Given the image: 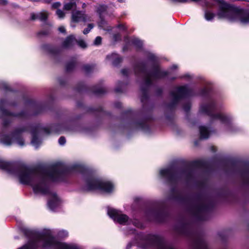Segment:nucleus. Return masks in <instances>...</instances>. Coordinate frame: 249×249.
Wrapping results in <instances>:
<instances>
[{
	"instance_id": "nucleus-30",
	"label": "nucleus",
	"mask_w": 249,
	"mask_h": 249,
	"mask_svg": "<svg viewBox=\"0 0 249 249\" xmlns=\"http://www.w3.org/2000/svg\"><path fill=\"white\" fill-rule=\"evenodd\" d=\"M174 1L181 3L189 2V0H174Z\"/></svg>"
},
{
	"instance_id": "nucleus-24",
	"label": "nucleus",
	"mask_w": 249,
	"mask_h": 249,
	"mask_svg": "<svg viewBox=\"0 0 249 249\" xmlns=\"http://www.w3.org/2000/svg\"><path fill=\"white\" fill-rule=\"evenodd\" d=\"M101 37L100 36H97L94 40V44L96 45H99L101 43Z\"/></svg>"
},
{
	"instance_id": "nucleus-17",
	"label": "nucleus",
	"mask_w": 249,
	"mask_h": 249,
	"mask_svg": "<svg viewBox=\"0 0 249 249\" xmlns=\"http://www.w3.org/2000/svg\"><path fill=\"white\" fill-rule=\"evenodd\" d=\"M160 173L162 177H167L170 174L171 171L169 169H163L160 170Z\"/></svg>"
},
{
	"instance_id": "nucleus-31",
	"label": "nucleus",
	"mask_w": 249,
	"mask_h": 249,
	"mask_svg": "<svg viewBox=\"0 0 249 249\" xmlns=\"http://www.w3.org/2000/svg\"><path fill=\"white\" fill-rule=\"evenodd\" d=\"M58 30L61 33H64L65 32V27L64 26H60L58 28Z\"/></svg>"
},
{
	"instance_id": "nucleus-37",
	"label": "nucleus",
	"mask_w": 249,
	"mask_h": 249,
	"mask_svg": "<svg viewBox=\"0 0 249 249\" xmlns=\"http://www.w3.org/2000/svg\"><path fill=\"white\" fill-rule=\"evenodd\" d=\"M120 2H123L125 1V0H118Z\"/></svg>"
},
{
	"instance_id": "nucleus-11",
	"label": "nucleus",
	"mask_w": 249,
	"mask_h": 249,
	"mask_svg": "<svg viewBox=\"0 0 249 249\" xmlns=\"http://www.w3.org/2000/svg\"><path fill=\"white\" fill-rule=\"evenodd\" d=\"M107 58L113 64H116L120 61L119 55L116 53H112L110 55H108Z\"/></svg>"
},
{
	"instance_id": "nucleus-1",
	"label": "nucleus",
	"mask_w": 249,
	"mask_h": 249,
	"mask_svg": "<svg viewBox=\"0 0 249 249\" xmlns=\"http://www.w3.org/2000/svg\"><path fill=\"white\" fill-rule=\"evenodd\" d=\"M31 240L19 249H82L75 245H69L56 241L52 231L44 229L38 234L31 232Z\"/></svg>"
},
{
	"instance_id": "nucleus-22",
	"label": "nucleus",
	"mask_w": 249,
	"mask_h": 249,
	"mask_svg": "<svg viewBox=\"0 0 249 249\" xmlns=\"http://www.w3.org/2000/svg\"><path fill=\"white\" fill-rule=\"evenodd\" d=\"M93 27V25L92 24H89L88 25V27L87 29H85L83 31L84 34L86 35L87 34L91 29H92Z\"/></svg>"
},
{
	"instance_id": "nucleus-26",
	"label": "nucleus",
	"mask_w": 249,
	"mask_h": 249,
	"mask_svg": "<svg viewBox=\"0 0 249 249\" xmlns=\"http://www.w3.org/2000/svg\"><path fill=\"white\" fill-rule=\"evenodd\" d=\"M58 142L60 145L64 144L66 142L65 138L63 137H61L59 139Z\"/></svg>"
},
{
	"instance_id": "nucleus-5",
	"label": "nucleus",
	"mask_w": 249,
	"mask_h": 249,
	"mask_svg": "<svg viewBox=\"0 0 249 249\" xmlns=\"http://www.w3.org/2000/svg\"><path fill=\"white\" fill-rule=\"evenodd\" d=\"M107 214L114 221L121 224H125L128 221V218L127 215L122 214L120 212L113 208H108Z\"/></svg>"
},
{
	"instance_id": "nucleus-19",
	"label": "nucleus",
	"mask_w": 249,
	"mask_h": 249,
	"mask_svg": "<svg viewBox=\"0 0 249 249\" xmlns=\"http://www.w3.org/2000/svg\"><path fill=\"white\" fill-rule=\"evenodd\" d=\"M201 109L202 111L205 112L209 114L210 112L212 109V107L210 105L206 106L204 107H202Z\"/></svg>"
},
{
	"instance_id": "nucleus-14",
	"label": "nucleus",
	"mask_w": 249,
	"mask_h": 249,
	"mask_svg": "<svg viewBox=\"0 0 249 249\" xmlns=\"http://www.w3.org/2000/svg\"><path fill=\"white\" fill-rule=\"evenodd\" d=\"M32 140L31 141V143L33 146L36 147H37L40 143V141L38 139L36 136V133L35 132H32Z\"/></svg>"
},
{
	"instance_id": "nucleus-2",
	"label": "nucleus",
	"mask_w": 249,
	"mask_h": 249,
	"mask_svg": "<svg viewBox=\"0 0 249 249\" xmlns=\"http://www.w3.org/2000/svg\"><path fill=\"white\" fill-rule=\"evenodd\" d=\"M59 174L58 172H54L47 176L24 168L19 171L18 178L21 183L31 186L35 193L45 194L49 190L47 179L49 178L53 181L56 180Z\"/></svg>"
},
{
	"instance_id": "nucleus-33",
	"label": "nucleus",
	"mask_w": 249,
	"mask_h": 249,
	"mask_svg": "<svg viewBox=\"0 0 249 249\" xmlns=\"http://www.w3.org/2000/svg\"><path fill=\"white\" fill-rule=\"evenodd\" d=\"M106 9V7L104 6H101L100 9L98 10L99 12L100 13L102 12L103 11L105 10Z\"/></svg>"
},
{
	"instance_id": "nucleus-35",
	"label": "nucleus",
	"mask_w": 249,
	"mask_h": 249,
	"mask_svg": "<svg viewBox=\"0 0 249 249\" xmlns=\"http://www.w3.org/2000/svg\"><path fill=\"white\" fill-rule=\"evenodd\" d=\"M6 3H7L6 0H0V3H1V4H6Z\"/></svg>"
},
{
	"instance_id": "nucleus-28",
	"label": "nucleus",
	"mask_w": 249,
	"mask_h": 249,
	"mask_svg": "<svg viewBox=\"0 0 249 249\" xmlns=\"http://www.w3.org/2000/svg\"><path fill=\"white\" fill-rule=\"evenodd\" d=\"M16 142L20 146H23L24 145V142L21 139H17Z\"/></svg>"
},
{
	"instance_id": "nucleus-32",
	"label": "nucleus",
	"mask_w": 249,
	"mask_h": 249,
	"mask_svg": "<svg viewBox=\"0 0 249 249\" xmlns=\"http://www.w3.org/2000/svg\"><path fill=\"white\" fill-rule=\"evenodd\" d=\"M106 22L104 21H102L101 22L99 23V26L102 28H104V24H105Z\"/></svg>"
},
{
	"instance_id": "nucleus-25",
	"label": "nucleus",
	"mask_w": 249,
	"mask_h": 249,
	"mask_svg": "<svg viewBox=\"0 0 249 249\" xmlns=\"http://www.w3.org/2000/svg\"><path fill=\"white\" fill-rule=\"evenodd\" d=\"M78 44L82 48H85L87 46L86 43L83 40H79L78 42Z\"/></svg>"
},
{
	"instance_id": "nucleus-29",
	"label": "nucleus",
	"mask_w": 249,
	"mask_h": 249,
	"mask_svg": "<svg viewBox=\"0 0 249 249\" xmlns=\"http://www.w3.org/2000/svg\"><path fill=\"white\" fill-rule=\"evenodd\" d=\"M61 6V3L60 2H57L53 4L52 7L53 8H57Z\"/></svg>"
},
{
	"instance_id": "nucleus-20",
	"label": "nucleus",
	"mask_w": 249,
	"mask_h": 249,
	"mask_svg": "<svg viewBox=\"0 0 249 249\" xmlns=\"http://www.w3.org/2000/svg\"><path fill=\"white\" fill-rule=\"evenodd\" d=\"M68 235V232L64 230H62L59 231L58 233V236L60 237H65L67 236Z\"/></svg>"
},
{
	"instance_id": "nucleus-3",
	"label": "nucleus",
	"mask_w": 249,
	"mask_h": 249,
	"mask_svg": "<svg viewBox=\"0 0 249 249\" xmlns=\"http://www.w3.org/2000/svg\"><path fill=\"white\" fill-rule=\"evenodd\" d=\"M218 7L217 16L218 19H225L230 22H239L242 24H249V11L242 10L232 11L229 5L222 0H208L205 3L206 7Z\"/></svg>"
},
{
	"instance_id": "nucleus-38",
	"label": "nucleus",
	"mask_w": 249,
	"mask_h": 249,
	"mask_svg": "<svg viewBox=\"0 0 249 249\" xmlns=\"http://www.w3.org/2000/svg\"><path fill=\"white\" fill-rule=\"evenodd\" d=\"M173 67L175 69H176V68H177V66L176 65H173Z\"/></svg>"
},
{
	"instance_id": "nucleus-9",
	"label": "nucleus",
	"mask_w": 249,
	"mask_h": 249,
	"mask_svg": "<svg viewBox=\"0 0 249 249\" xmlns=\"http://www.w3.org/2000/svg\"><path fill=\"white\" fill-rule=\"evenodd\" d=\"M214 119H217L222 123H228L230 122V118L227 116L222 114L218 113L213 116Z\"/></svg>"
},
{
	"instance_id": "nucleus-13",
	"label": "nucleus",
	"mask_w": 249,
	"mask_h": 249,
	"mask_svg": "<svg viewBox=\"0 0 249 249\" xmlns=\"http://www.w3.org/2000/svg\"><path fill=\"white\" fill-rule=\"evenodd\" d=\"M215 15L213 12L206 10L204 13V18L207 21H212L215 17Z\"/></svg>"
},
{
	"instance_id": "nucleus-12",
	"label": "nucleus",
	"mask_w": 249,
	"mask_h": 249,
	"mask_svg": "<svg viewBox=\"0 0 249 249\" xmlns=\"http://www.w3.org/2000/svg\"><path fill=\"white\" fill-rule=\"evenodd\" d=\"M200 137L201 139L208 138L209 136V132L204 126H200L199 128Z\"/></svg>"
},
{
	"instance_id": "nucleus-21",
	"label": "nucleus",
	"mask_w": 249,
	"mask_h": 249,
	"mask_svg": "<svg viewBox=\"0 0 249 249\" xmlns=\"http://www.w3.org/2000/svg\"><path fill=\"white\" fill-rule=\"evenodd\" d=\"M56 14L59 18H63L65 17V13L61 10H57Z\"/></svg>"
},
{
	"instance_id": "nucleus-8",
	"label": "nucleus",
	"mask_w": 249,
	"mask_h": 249,
	"mask_svg": "<svg viewBox=\"0 0 249 249\" xmlns=\"http://www.w3.org/2000/svg\"><path fill=\"white\" fill-rule=\"evenodd\" d=\"M69 1L65 2L64 5V9L65 10H74L76 8L77 3L78 0H69Z\"/></svg>"
},
{
	"instance_id": "nucleus-7",
	"label": "nucleus",
	"mask_w": 249,
	"mask_h": 249,
	"mask_svg": "<svg viewBox=\"0 0 249 249\" xmlns=\"http://www.w3.org/2000/svg\"><path fill=\"white\" fill-rule=\"evenodd\" d=\"M60 204V200L59 198L54 194H53L51 196V197L48 201V206L52 210H54Z\"/></svg>"
},
{
	"instance_id": "nucleus-39",
	"label": "nucleus",
	"mask_w": 249,
	"mask_h": 249,
	"mask_svg": "<svg viewBox=\"0 0 249 249\" xmlns=\"http://www.w3.org/2000/svg\"><path fill=\"white\" fill-rule=\"evenodd\" d=\"M32 18L35 19V18L34 17H32Z\"/></svg>"
},
{
	"instance_id": "nucleus-15",
	"label": "nucleus",
	"mask_w": 249,
	"mask_h": 249,
	"mask_svg": "<svg viewBox=\"0 0 249 249\" xmlns=\"http://www.w3.org/2000/svg\"><path fill=\"white\" fill-rule=\"evenodd\" d=\"M0 142L3 144L9 145L12 143V141L9 136H5L0 140Z\"/></svg>"
},
{
	"instance_id": "nucleus-18",
	"label": "nucleus",
	"mask_w": 249,
	"mask_h": 249,
	"mask_svg": "<svg viewBox=\"0 0 249 249\" xmlns=\"http://www.w3.org/2000/svg\"><path fill=\"white\" fill-rule=\"evenodd\" d=\"M48 17V13L46 12H42L38 14L37 17L40 20H45Z\"/></svg>"
},
{
	"instance_id": "nucleus-6",
	"label": "nucleus",
	"mask_w": 249,
	"mask_h": 249,
	"mask_svg": "<svg viewBox=\"0 0 249 249\" xmlns=\"http://www.w3.org/2000/svg\"><path fill=\"white\" fill-rule=\"evenodd\" d=\"M89 20H90V18L89 16L80 11L72 12L71 26L75 27V25L73 24L74 23H77L81 21L87 22Z\"/></svg>"
},
{
	"instance_id": "nucleus-27",
	"label": "nucleus",
	"mask_w": 249,
	"mask_h": 249,
	"mask_svg": "<svg viewBox=\"0 0 249 249\" xmlns=\"http://www.w3.org/2000/svg\"><path fill=\"white\" fill-rule=\"evenodd\" d=\"M134 43L139 47H141L142 44V42L138 39H136L134 40Z\"/></svg>"
},
{
	"instance_id": "nucleus-23",
	"label": "nucleus",
	"mask_w": 249,
	"mask_h": 249,
	"mask_svg": "<svg viewBox=\"0 0 249 249\" xmlns=\"http://www.w3.org/2000/svg\"><path fill=\"white\" fill-rule=\"evenodd\" d=\"M7 166V163L2 160H0V168H1V169H5L6 168Z\"/></svg>"
},
{
	"instance_id": "nucleus-10",
	"label": "nucleus",
	"mask_w": 249,
	"mask_h": 249,
	"mask_svg": "<svg viewBox=\"0 0 249 249\" xmlns=\"http://www.w3.org/2000/svg\"><path fill=\"white\" fill-rule=\"evenodd\" d=\"M75 41V37L73 36H68L63 43V47L69 48L71 46Z\"/></svg>"
},
{
	"instance_id": "nucleus-36",
	"label": "nucleus",
	"mask_w": 249,
	"mask_h": 249,
	"mask_svg": "<svg viewBox=\"0 0 249 249\" xmlns=\"http://www.w3.org/2000/svg\"><path fill=\"white\" fill-rule=\"evenodd\" d=\"M200 0H189V2H198Z\"/></svg>"
},
{
	"instance_id": "nucleus-16",
	"label": "nucleus",
	"mask_w": 249,
	"mask_h": 249,
	"mask_svg": "<svg viewBox=\"0 0 249 249\" xmlns=\"http://www.w3.org/2000/svg\"><path fill=\"white\" fill-rule=\"evenodd\" d=\"M185 88L184 87H180L177 89V93L178 95L177 96V98H179L182 97L185 93Z\"/></svg>"
},
{
	"instance_id": "nucleus-34",
	"label": "nucleus",
	"mask_w": 249,
	"mask_h": 249,
	"mask_svg": "<svg viewBox=\"0 0 249 249\" xmlns=\"http://www.w3.org/2000/svg\"><path fill=\"white\" fill-rule=\"evenodd\" d=\"M49 128H45L44 129V132L47 133V134H49L50 133V132L49 131Z\"/></svg>"
},
{
	"instance_id": "nucleus-4",
	"label": "nucleus",
	"mask_w": 249,
	"mask_h": 249,
	"mask_svg": "<svg viewBox=\"0 0 249 249\" xmlns=\"http://www.w3.org/2000/svg\"><path fill=\"white\" fill-rule=\"evenodd\" d=\"M114 188V185L111 182L96 179L89 180L86 185L87 190H97L103 193H110L113 191Z\"/></svg>"
}]
</instances>
